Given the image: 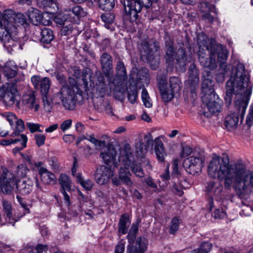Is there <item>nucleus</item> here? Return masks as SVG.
Here are the masks:
<instances>
[{
	"label": "nucleus",
	"instance_id": "423d86ee",
	"mask_svg": "<svg viewBox=\"0 0 253 253\" xmlns=\"http://www.w3.org/2000/svg\"><path fill=\"white\" fill-rule=\"evenodd\" d=\"M159 49V43L156 41H143L141 44V57L142 59H145L149 63L151 68L154 70H156L159 65L160 57L155 54Z\"/></svg>",
	"mask_w": 253,
	"mask_h": 253
},
{
	"label": "nucleus",
	"instance_id": "864d4df0",
	"mask_svg": "<svg viewBox=\"0 0 253 253\" xmlns=\"http://www.w3.org/2000/svg\"><path fill=\"white\" fill-rule=\"evenodd\" d=\"M179 224V220L177 217H174L172 219L171 224L169 226V232L171 234H174L178 229Z\"/></svg>",
	"mask_w": 253,
	"mask_h": 253
},
{
	"label": "nucleus",
	"instance_id": "f257e3e1",
	"mask_svg": "<svg viewBox=\"0 0 253 253\" xmlns=\"http://www.w3.org/2000/svg\"><path fill=\"white\" fill-rule=\"evenodd\" d=\"M209 176L224 180V187L232 188L240 199H247L253 192V170L248 169L242 160H237L230 164L226 153L212 155L208 167Z\"/></svg>",
	"mask_w": 253,
	"mask_h": 253
},
{
	"label": "nucleus",
	"instance_id": "9d476101",
	"mask_svg": "<svg viewBox=\"0 0 253 253\" xmlns=\"http://www.w3.org/2000/svg\"><path fill=\"white\" fill-rule=\"evenodd\" d=\"M2 98L4 102L7 106H12L15 104L16 107L21 108L19 96L17 89L14 85L9 84L3 93Z\"/></svg>",
	"mask_w": 253,
	"mask_h": 253
},
{
	"label": "nucleus",
	"instance_id": "2eb2a0df",
	"mask_svg": "<svg viewBox=\"0 0 253 253\" xmlns=\"http://www.w3.org/2000/svg\"><path fill=\"white\" fill-rule=\"evenodd\" d=\"M113 175V172L110 168L101 166L96 169L94 177L98 184L104 185L107 183L110 178Z\"/></svg>",
	"mask_w": 253,
	"mask_h": 253
},
{
	"label": "nucleus",
	"instance_id": "6e6d98bb",
	"mask_svg": "<svg viewBox=\"0 0 253 253\" xmlns=\"http://www.w3.org/2000/svg\"><path fill=\"white\" fill-rule=\"evenodd\" d=\"M43 107L45 111L50 112L52 109L51 101L48 99L47 95H42Z\"/></svg>",
	"mask_w": 253,
	"mask_h": 253
},
{
	"label": "nucleus",
	"instance_id": "4468645a",
	"mask_svg": "<svg viewBox=\"0 0 253 253\" xmlns=\"http://www.w3.org/2000/svg\"><path fill=\"white\" fill-rule=\"evenodd\" d=\"M209 46L211 50H213V54H217V60L221 63V67H225V62L227 60L228 54L227 50L220 44H217L214 40H209Z\"/></svg>",
	"mask_w": 253,
	"mask_h": 253
},
{
	"label": "nucleus",
	"instance_id": "c85d7f7f",
	"mask_svg": "<svg viewBox=\"0 0 253 253\" xmlns=\"http://www.w3.org/2000/svg\"><path fill=\"white\" fill-rule=\"evenodd\" d=\"M239 122V115L237 113H234L227 116L225 118V125L229 130L236 127Z\"/></svg>",
	"mask_w": 253,
	"mask_h": 253
},
{
	"label": "nucleus",
	"instance_id": "393cba45",
	"mask_svg": "<svg viewBox=\"0 0 253 253\" xmlns=\"http://www.w3.org/2000/svg\"><path fill=\"white\" fill-rule=\"evenodd\" d=\"M39 174L41 175V180L44 184L52 185L55 183L56 177L55 175L44 168H41L39 169Z\"/></svg>",
	"mask_w": 253,
	"mask_h": 253
},
{
	"label": "nucleus",
	"instance_id": "6ab92c4d",
	"mask_svg": "<svg viewBox=\"0 0 253 253\" xmlns=\"http://www.w3.org/2000/svg\"><path fill=\"white\" fill-rule=\"evenodd\" d=\"M206 188V191L210 197L214 198L216 200H219L221 198L223 187L219 183L210 181L207 183Z\"/></svg>",
	"mask_w": 253,
	"mask_h": 253
},
{
	"label": "nucleus",
	"instance_id": "a211bd4d",
	"mask_svg": "<svg viewBox=\"0 0 253 253\" xmlns=\"http://www.w3.org/2000/svg\"><path fill=\"white\" fill-rule=\"evenodd\" d=\"M188 74L189 78L187 81V84L190 88V91L193 93L198 86L199 82V71L195 64L190 65Z\"/></svg>",
	"mask_w": 253,
	"mask_h": 253
},
{
	"label": "nucleus",
	"instance_id": "1a4fd4ad",
	"mask_svg": "<svg viewBox=\"0 0 253 253\" xmlns=\"http://www.w3.org/2000/svg\"><path fill=\"white\" fill-rule=\"evenodd\" d=\"M108 84H106L104 77L99 74L97 77V82L94 88V93L97 97H103L106 95H109L111 92L120 91L121 88L119 86L116 87V89L112 88L109 82L108 81Z\"/></svg>",
	"mask_w": 253,
	"mask_h": 253
},
{
	"label": "nucleus",
	"instance_id": "5701e85b",
	"mask_svg": "<svg viewBox=\"0 0 253 253\" xmlns=\"http://www.w3.org/2000/svg\"><path fill=\"white\" fill-rule=\"evenodd\" d=\"M159 89L160 91L162 99L164 102H168L171 101L173 98L174 94L176 93L167 86L164 80L159 82Z\"/></svg>",
	"mask_w": 253,
	"mask_h": 253
},
{
	"label": "nucleus",
	"instance_id": "052dcab7",
	"mask_svg": "<svg viewBox=\"0 0 253 253\" xmlns=\"http://www.w3.org/2000/svg\"><path fill=\"white\" fill-rule=\"evenodd\" d=\"M126 242L123 240L120 241L115 247L114 253H124Z\"/></svg>",
	"mask_w": 253,
	"mask_h": 253
},
{
	"label": "nucleus",
	"instance_id": "4be33fe9",
	"mask_svg": "<svg viewBox=\"0 0 253 253\" xmlns=\"http://www.w3.org/2000/svg\"><path fill=\"white\" fill-rule=\"evenodd\" d=\"M21 106L26 109H34L35 112L39 110V103L36 99L35 95L32 92L23 95Z\"/></svg>",
	"mask_w": 253,
	"mask_h": 253
},
{
	"label": "nucleus",
	"instance_id": "ddd939ff",
	"mask_svg": "<svg viewBox=\"0 0 253 253\" xmlns=\"http://www.w3.org/2000/svg\"><path fill=\"white\" fill-rule=\"evenodd\" d=\"M202 101L205 104L209 112L212 114H216L220 112L221 109L222 101L217 95H211V97H202Z\"/></svg>",
	"mask_w": 253,
	"mask_h": 253
},
{
	"label": "nucleus",
	"instance_id": "0eeeda50",
	"mask_svg": "<svg viewBox=\"0 0 253 253\" xmlns=\"http://www.w3.org/2000/svg\"><path fill=\"white\" fill-rule=\"evenodd\" d=\"M116 75H113V71L110 72V78H107L111 88L116 89L119 86L121 88L124 81L126 79V71L124 62L119 60L116 66Z\"/></svg>",
	"mask_w": 253,
	"mask_h": 253
},
{
	"label": "nucleus",
	"instance_id": "69168bd1",
	"mask_svg": "<svg viewBox=\"0 0 253 253\" xmlns=\"http://www.w3.org/2000/svg\"><path fill=\"white\" fill-rule=\"evenodd\" d=\"M47 246L42 244H38L35 248V251H32L29 253H46Z\"/></svg>",
	"mask_w": 253,
	"mask_h": 253
},
{
	"label": "nucleus",
	"instance_id": "680f3d73",
	"mask_svg": "<svg viewBox=\"0 0 253 253\" xmlns=\"http://www.w3.org/2000/svg\"><path fill=\"white\" fill-rule=\"evenodd\" d=\"M46 5H47V8H44V9L49 13H53L57 8V4L53 0H49V2H47Z\"/></svg>",
	"mask_w": 253,
	"mask_h": 253
},
{
	"label": "nucleus",
	"instance_id": "a18cd8bd",
	"mask_svg": "<svg viewBox=\"0 0 253 253\" xmlns=\"http://www.w3.org/2000/svg\"><path fill=\"white\" fill-rule=\"evenodd\" d=\"M141 98L144 105L147 108H151L152 106L151 99L145 88H143L141 93Z\"/></svg>",
	"mask_w": 253,
	"mask_h": 253
},
{
	"label": "nucleus",
	"instance_id": "4c0bfd02",
	"mask_svg": "<svg viewBox=\"0 0 253 253\" xmlns=\"http://www.w3.org/2000/svg\"><path fill=\"white\" fill-rule=\"evenodd\" d=\"M212 247L211 243L205 242L201 244L199 248L193 250L190 253H209Z\"/></svg>",
	"mask_w": 253,
	"mask_h": 253
},
{
	"label": "nucleus",
	"instance_id": "f3484780",
	"mask_svg": "<svg viewBox=\"0 0 253 253\" xmlns=\"http://www.w3.org/2000/svg\"><path fill=\"white\" fill-rule=\"evenodd\" d=\"M133 157L130 145L126 143L121 148L119 161L124 166L130 165L133 162Z\"/></svg>",
	"mask_w": 253,
	"mask_h": 253
},
{
	"label": "nucleus",
	"instance_id": "a878e982",
	"mask_svg": "<svg viewBox=\"0 0 253 253\" xmlns=\"http://www.w3.org/2000/svg\"><path fill=\"white\" fill-rule=\"evenodd\" d=\"M131 175V174L127 166H124V168H120L119 177L123 184L128 186H131L133 184V182L130 178Z\"/></svg>",
	"mask_w": 253,
	"mask_h": 253
},
{
	"label": "nucleus",
	"instance_id": "58836bf2",
	"mask_svg": "<svg viewBox=\"0 0 253 253\" xmlns=\"http://www.w3.org/2000/svg\"><path fill=\"white\" fill-rule=\"evenodd\" d=\"M39 86L42 95H47L50 88L49 79L46 77L42 78Z\"/></svg>",
	"mask_w": 253,
	"mask_h": 253
},
{
	"label": "nucleus",
	"instance_id": "c756f323",
	"mask_svg": "<svg viewBox=\"0 0 253 253\" xmlns=\"http://www.w3.org/2000/svg\"><path fill=\"white\" fill-rule=\"evenodd\" d=\"M41 42L43 43H49L54 38L52 31L47 28H43L41 32Z\"/></svg>",
	"mask_w": 253,
	"mask_h": 253
},
{
	"label": "nucleus",
	"instance_id": "79ce46f5",
	"mask_svg": "<svg viewBox=\"0 0 253 253\" xmlns=\"http://www.w3.org/2000/svg\"><path fill=\"white\" fill-rule=\"evenodd\" d=\"M180 81L179 79L176 77H172L169 79V88L176 93L178 92L180 89Z\"/></svg>",
	"mask_w": 253,
	"mask_h": 253
},
{
	"label": "nucleus",
	"instance_id": "13d9d810",
	"mask_svg": "<svg viewBox=\"0 0 253 253\" xmlns=\"http://www.w3.org/2000/svg\"><path fill=\"white\" fill-rule=\"evenodd\" d=\"M34 182L36 183V187L38 188L41 189V187H40L39 181L38 180V178L36 176H33L32 179L28 178L27 180L23 181V183L27 184V186H29L32 189V186Z\"/></svg>",
	"mask_w": 253,
	"mask_h": 253
},
{
	"label": "nucleus",
	"instance_id": "6e6552de",
	"mask_svg": "<svg viewBox=\"0 0 253 253\" xmlns=\"http://www.w3.org/2000/svg\"><path fill=\"white\" fill-rule=\"evenodd\" d=\"M0 182L1 184V189L5 194L9 195L13 191L16 182V177L6 168L0 169Z\"/></svg>",
	"mask_w": 253,
	"mask_h": 253
},
{
	"label": "nucleus",
	"instance_id": "603ef678",
	"mask_svg": "<svg viewBox=\"0 0 253 253\" xmlns=\"http://www.w3.org/2000/svg\"><path fill=\"white\" fill-rule=\"evenodd\" d=\"M138 92L136 88H130L127 92V97L131 103L134 104L137 98Z\"/></svg>",
	"mask_w": 253,
	"mask_h": 253
},
{
	"label": "nucleus",
	"instance_id": "0e129e2a",
	"mask_svg": "<svg viewBox=\"0 0 253 253\" xmlns=\"http://www.w3.org/2000/svg\"><path fill=\"white\" fill-rule=\"evenodd\" d=\"M89 141L93 144L95 146L98 147H101L102 146L106 145V142L105 141H101L95 138L94 136H90Z\"/></svg>",
	"mask_w": 253,
	"mask_h": 253
},
{
	"label": "nucleus",
	"instance_id": "de8ad7c7",
	"mask_svg": "<svg viewBox=\"0 0 253 253\" xmlns=\"http://www.w3.org/2000/svg\"><path fill=\"white\" fill-rule=\"evenodd\" d=\"M2 207L3 210L6 214V217L9 218V220L12 216V207L11 204L7 201H2Z\"/></svg>",
	"mask_w": 253,
	"mask_h": 253
},
{
	"label": "nucleus",
	"instance_id": "7ed1b4c3",
	"mask_svg": "<svg viewBox=\"0 0 253 253\" xmlns=\"http://www.w3.org/2000/svg\"><path fill=\"white\" fill-rule=\"evenodd\" d=\"M70 86L62 85V87L53 96V99L56 103L60 100L64 107L67 110H73L75 107V96L77 94L81 95L83 91L80 86L75 80L69 79Z\"/></svg>",
	"mask_w": 253,
	"mask_h": 253
},
{
	"label": "nucleus",
	"instance_id": "bb28decb",
	"mask_svg": "<svg viewBox=\"0 0 253 253\" xmlns=\"http://www.w3.org/2000/svg\"><path fill=\"white\" fill-rule=\"evenodd\" d=\"M159 136L155 139V150L158 160L163 162L166 155L163 143Z\"/></svg>",
	"mask_w": 253,
	"mask_h": 253
},
{
	"label": "nucleus",
	"instance_id": "473e14b6",
	"mask_svg": "<svg viewBox=\"0 0 253 253\" xmlns=\"http://www.w3.org/2000/svg\"><path fill=\"white\" fill-rule=\"evenodd\" d=\"M129 222V217L127 213H124L122 215L119 223V232L125 234L127 232L128 226L127 223Z\"/></svg>",
	"mask_w": 253,
	"mask_h": 253
},
{
	"label": "nucleus",
	"instance_id": "4d7b16f0",
	"mask_svg": "<svg viewBox=\"0 0 253 253\" xmlns=\"http://www.w3.org/2000/svg\"><path fill=\"white\" fill-rule=\"evenodd\" d=\"M26 126L31 133H34L36 131L42 132V131L40 129V125L38 124L28 122L26 123Z\"/></svg>",
	"mask_w": 253,
	"mask_h": 253
},
{
	"label": "nucleus",
	"instance_id": "f704fd0d",
	"mask_svg": "<svg viewBox=\"0 0 253 253\" xmlns=\"http://www.w3.org/2000/svg\"><path fill=\"white\" fill-rule=\"evenodd\" d=\"M55 22L60 25H64L70 23L65 10L58 13L54 17Z\"/></svg>",
	"mask_w": 253,
	"mask_h": 253
},
{
	"label": "nucleus",
	"instance_id": "9b49d317",
	"mask_svg": "<svg viewBox=\"0 0 253 253\" xmlns=\"http://www.w3.org/2000/svg\"><path fill=\"white\" fill-rule=\"evenodd\" d=\"M203 161L202 155L198 157L191 156L185 159L183 165L188 173L195 174L201 170L203 167Z\"/></svg>",
	"mask_w": 253,
	"mask_h": 253
},
{
	"label": "nucleus",
	"instance_id": "c9c22d12",
	"mask_svg": "<svg viewBox=\"0 0 253 253\" xmlns=\"http://www.w3.org/2000/svg\"><path fill=\"white\" fill-rule=\"evenodd\" d=\"M61 189L67 190L70 191L71 188V182L69 177L65 174H61L59 179Z\"/></svg>",
	"mask_w": 253,
	"mask_h": 253
},
{
	"label": "nucleus",
	"instance_id": "3c124183",
	"mask_svg": "<svg viewBox=\"0 0 253 253\" xmlns=\"http://www.w3.org/2000/svg\"><path fill=\"white\" fill-rule=\"evenodd\" d=\"M73 23H68L63 25L61 29L60 32L62 35L67 36L72 33L74 27Z\"/></svg>",
	"mask_w": 253,
	"mask_h": 253
},
{
	"label": "nucleus",
	"instance_id": "b1692460",
	"mask_svg": "<svg viewBox=\"0 0 253 253\" xmlns=\"http://www.w3.org/2000/svg\"><path fill=\"white\" fill-rule=\"evenodd\" d=\"M1 68L4 75L8 79L13 78L17 74L18 68L13 61H8Z\"/></svg>",
	"mask_w": 253,
	"mask_h": 253
},
{
	"label": "nucleus",
	"instance_id": "338daca9",
	"mask_svg": "<svg viewBox=\"0 0 253 253\" xmlns=\"http://www.w3.org/2000/svg\"><path fill=\"white\" fill-rule=\"evenodd\" d=\"M198 7L202 12L211 11V5L206 1H203L200 3Z\"/></svg>",
	"mask_w": 253,
	"mask_h": 253
},
{
	"label": "nucleus",
	"instance_id": "49530a36",
	"mask_svg": "<svg viewBox=\"0 0 253 253\" xmlns=\"http://www.w3.org/2000/svg\"><path fill=\"white\" fill-rule=\"evenodd\" d=\"M124 8L126 13V18L129 19L132 22H135L138 18V13L139 12L132 9H129V8L126 6H124Z\"/></svg>",
	"mask_w": 253,
	"mask_h": 253
},
{
	"label": "nucleus",
	"instance_id": "5fc2aeb1",
	"mask_svg": "<svg viewBox=\"0 0 253 253\" xmlns=\"http://www.w3.org/2000/svg\"><path fill=\"white\" fill-rule=\"evenodd\" d=\"M15 185H16V188H19L20 192L23 195L28 194L32 191L31 187L23 182L21 185H18L16 182Z\"/></svg>",
	"mask_w": 253,
	"mask_h": 253
},
{
	"label": "nucleus",
	"instance_id": "a19ab883",
	"mask_svg": "<svg viewBox=\"0 0 253 253\" xmlns=\"http://www.w3.org/2000/svg\"><path fill=\"white\" fill-rule=\"evenodd\" d=\"M124 6H126L129 8V9H132L135 11H137L140 13L142 10V7L140 2H139L138 0H126V5H124Z\"/></svg>",
	"mask_w": 253,
	"mask_h": 253
},
{
	"label": "nucleus",
	"instance_id": "2f4dec72",
	"mask_svg": "<svg viewBox=\"0 0 253 253\" xmlns=\"http://www.w3.org/2000/svg\"><path fill=\"white\" fill-rule=\"evenodd\" d=\"M97 2L100 8L105 11L111 10L115 6V0H92V3Z\"/></svg>",
	"mask_w": 253,
	"mask_h": 253
},
{
	"label": "nucleus",
	"instance_id": "72a5a7b5",
	"mask_svg": "<svg viewBox=\"0 0 253 253\" xmlns=\"http://www.w3.org/2000/svg\"><path fill=\"white\" fill-rule=\"evenodd\" d=\"M127 167L128 169L130 167L132 172L136 176L139 177H143L144 176L145 174L140 164L135 163L134 160L130 165L127 166Z\"/></svg>",
	"mask_w": 253,
	"mask_h": 253
},
{
	"label": "nucleus",
	"instance_id": "412c9836",
	"mask_svg": "<svg viewBox=\"0 0 253 253\" xmlns=\"http://www.w3.org/2000/svg\"><path fill=\"white\" fill-rule=\"evenodd\" d=\"M100 63L103 74L110 78V72L113 69V59L111 56L107 53H103L100 56Z\"/></svg>",
	"mask_w": 253,
	"mask_h": 253
},
{
	"label": "nucleus",
	"instance_id": "e433bc0d",
	"mask_svg": "<svg viewBox=\"0 0 253 253\" xmlns=\"http://www.w3.org/2000/svg\"><path fill=\"white\" fill-rule=\"evenodd\" d=\"M76 178L77 182H79L85 190H90L92 188L93 182L90 179L84 180L81 173L77 174Z\"/></svg>",
	"mask_w": 253,
	"mask_h": 253
},
{
	"label": "nucleus",
	"instance_id": "c03bdc74",
	"mask_svg": "<svg viewBox=\"0 0 253 253\" xmlns=\"http://www.w3.org/2000/svg\"><path fill=\"white\" fill-rule=\"evenodd\" d=\"M16 123V127L14 131L10 135L12 137L16 136L18 137L20 136V133L24 129L25 126L23 121L21 119H17L15 122Z\"/></svg>",
	"mask_w": 253,
	"mask_h": 253
},
{
	"label": "nucleus",
	"instance_id": "09e8293b",
	"mask_svg": "<svg viewBox=\"0 0 253 253\" xmlns=\"http://www.w3.org/2000/svg\"><path fill=\"white\" fill-rule=\"evenodd\" d=\"M101 19L106 25L112 24L115 19V15L110 12H106L101 15Z\"/></svg>",
	"mask_w": 253,
	"mask_h": 253
},
{
	"label": "nucleus",
	"instance_id": "20e7f679",
	"mask_svg": "<svg viewBox=\"0 0 253 253\" xmlns=\"http://www.w3.org/2000/svg\"><path fill=\"white\" fill-rule=\"evenodd\" d=\"M165 39V58L166 63L169 66H173L175 60L176 63L180 67L184 68L188 63L191 61L192 57L190 55H187L185 49L182 48H179L176 52L173 47V41L170 37L167 36Z\"/></svg>",
	"mask_w": 253,
	"mask_h": 253
},
{
	"label": "nucleus",
	"instance_id": "dca6fc26",
	"mask_svg": "<svg viewBox=\"0 0 253 253\" xmlns=\"http://www.w3.org/2000/svg\"><path fill=\"white\" fill-rule=\"evenodd\" d=\"M116 151L114 147H107L100 153V157L107 165L110 167L114 166L117 168L118 164L116 160Z\"/></svg>",
	"mask_w": 253,
	"mask_h": 253
},
{
	"label": "nucleus",
	"instance_id": "cd10ccee",
	"mask_svg": "<svg viewBox=\"0 0 253 253\" xmlns=\"http://www.w3.org/2000/svg\"><path fill=\"white\" fill-rule=\"evenodd\" d=\"M27 139V137L25 135L21 134V135L18 136V137H16L14 139L10 138L8 139H1L0 140V144L6 146L11 144L16 143L18 142H20L21 145L24 147H25L26 146Z\"/></svg>",
	"mask_w": 253,
	"mask_h": 253
},
{
	"label": "nucleus",
	"instance_id": "37998d69",
	"mask_svg": "<svg viewBox=\"0 0 253 253\" xmlns=\"http://www.w3.org/2000/svg\"><path fill=\"white\" fill-rule=\"evenodd\" d=\"M135 152L136 156L139 157H143L145 154L146 146L141 141H139L135 143Z\"/></svg>",
	"mask_w": 253,
	"mask_h": 253
},
{
	"label": "nucleus",
	"instance_id": "8fccbe9b",
	"mask_svg": "<svg viewBox=\"0 0 253 253\" xmlns=\"http://www.w3.org/2000/svg\"><path fill=\"white\" fill-rule=\"evenodd\" d=\"M28 171V169L27 166L24 164H20L17 168L16 172L19 177H25Z\"/></svg>",
	"mask_w": 253,
	"mask_h": 253
},
{
	"label": "nucleus",
	"instance_id": "bf43d9fd",
	"mask_svg": "<svg viewBox=\"0 0 253 253\" xmlns=\"http://www.w3.org/2000/svg\"><path fill=\"white\" fill-rule=\"evenodd\" d=\"M36 140V144L38 147H40L44 144L45 136L42 134H35L34 135Z\"/></svg>",
	"mask_w": 253,
	"mask_h": 253
},
{
	"label": "nucleus",
	"instance_id": "ea45409f",
	"mask_svg": "<svg viewBox=\"0 0 253 253\" xmlns=\"http://www.w3.org/2000/svg\"><path fill=\"white\" fill-rule=\"evenodd\" d=\"M71 10L72 11L70 13V15L74 14V17L78 22L79 21L80 18L85 16L86 14L84 9L79 5L74 6Z\"/></svg>",
	"mask_w": 253,
	"mask_h": 253
},
{
	"label": "nucleus",
	"instance_id": "e2e57ef3",
	"mask_svg": "<svg viewBox=\"0 0 253 253\" xmlns=\"http://www.w3.org/2000/svg\"><path fill=\"white\" fill-rule=\"evenodd\" d=\"M82 81L84 83V87L86 88L87 87L88 81H91V80L90 79L91 75L90 72H88L86 70L84 71L83 73L82 76Z\"/></svg>",
	"mask_w": 253,
	"mask_h": 253
},
{
	"label": "nucleus",
	"instance_id": "39448f33",
	"mask_svg": "<svg viewBox=\"0 0 253 253\" xmlns=\"http://www.w3.org/2000/svg\"><path fill=\"white\" fill-rule=\"evenodd\" d=\"M197 43L200 63L210 70L214 69L216 67L215 55L213 54V50H211L209 38L204 34H199L197 38Z\"/></svg>",
	"mask_w": 253,
	"mask_h": 253
},
{
	"label": "nucleus",
	"instance_id": "aec40b11",
	"mask_svg": "<svg viewBox=\"0 0 253 253\" xmlns=\"http://www.w3.org/2000/svg\"><path fill=\"white\" fill-rule=\"evenodd\" d=\"M147 240L144 237H138L136 239L135 244L127 246L126 253H144L146 251Z\"/></svg>",
	"mask_w": 253,
	"mask_h": 253
},
{
	"label": "nucleus",
	"instance_id": "f03ea898",
	"mask_svg": "<svg viewBox=\"0 0 253 253\" xmlns=\"http://www.w3.org/2000/svg\"><path fill=\"white\" fill-rule=\"evenodd\" d=\"M253 85L250 82V76L245 70L244 64L238 63L236 72L232 75L226 83V103L230 104L232 96L235 95V105L241 118L244 115L250 97L252 93Z\"/></svg>",
	"mask_w": 253,
	"mask_h": 253
},
{
	"label": "nucleus",
	"instance_id": "7c9ffc66",
	"mask_svg": "<svg viewBox=\"0 0 253 253\" xmlns=\"http://www.w3.org/2000/svg\"><path fill=\"white\" fill-rule=\"evenodd\" d=\"M28 21L34 24H37L38 22H41V15L39 13L38 9L31 8L28 10V14L27 16Z\"/></svg>",
	"mask_w": 253,
	"mask_h": 253
},
{
	"label": "nucleus",
	"instance_id": "774afa93",
	"mask_svg": "<svg viewBox=\"0 0 253 253\" xmlns=\"http://www.w3.org/2000/svg\"><path fill=\"white\" fill-rule=\"evenodd\" d=\"M72 121L71 119H68L63 121L61 125L60 128L61 130L64 132L71 126Z\"/></svg>",
	"mask_w": 253,
	"mask_h": 253
},
{
	"label": "nucleus",
	"instance_id": "f8f14e48",
	"mask_svg": "<svg viewBox=\"0 0 253 253\" xmlns=\"http://www.w3.org/2000/svg\"><path fill=\"white\" fill-rule=\"evenodd\" d=\"M212 77L210 71H205L203 74V80L202 84V97H211L213 95H216L214 91Z\"/></svg>",
	"mask_w": 253,
	"mask_h": 253
}]
</instances>
